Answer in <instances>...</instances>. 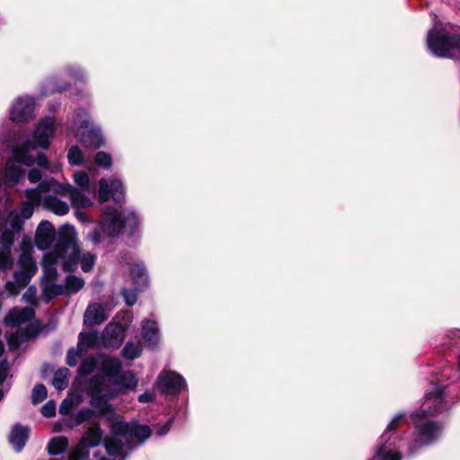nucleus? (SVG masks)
I'll use <instances>...</instances> for the list:
<instances>
[{
	"label": "nucleus",
	"mask_w": 460,
	"mask_h": 460,
	"mask_svg": "<svg viewBox=\"0 0 460 460\" xmlns=\"http://www.w3.org/2000/svg\"><path fill=\"white\" fill-rule=\"evenodd\" d=\"M43 299L46 303L49 302L53 297L62 295L65 291L63 285L55 284L54 281H42Z\"/></svg>",
	"instance_id": "nucleus-28"
},
{
	"label": "nucleus",
	"mask_w": 460,
	"mask_h": 460,
	"mask_svg": "<svg viewBox=\"0 0 460 460\" xmlns=\"http://www.w3.org/2000/svg\"><path fill=\"white\" fill-rule=\"evenodd\" d=\"M84 281L82 278L69 275L66 279V288L69 292L76 293L83 288Z\"/></svg>",
	"instance_id": "nucleus-38"
},
{
	"label": "nucleus",
	"mask_w": 460,
	"mask_h": 460,
	"mask_svg": "<svg viewBox=\"0 0 460 460\" xmlns=\"http://www.w3.org/2000/svg\"><path fill=\"white\" fill-rule=\"evenodd\" d=\"M19 270L13 274V279L25 288L31 279L36 274L38 267L32 256L28 252H22L18 261Z\"/></svg>",
	"instance_id": "nucleus-13"
},
{
	"label": "nucleus",
	"mask_w": 460,
	"mask_h": 460,
	"mask_svg": "<svg viewBox=\"0 0 460 460\" xmlns=\"http://www.w3.org/2000/svg\"><path fill=\"white\" fill-rule=\"evenodd\" d=\"M49 192H53V194L59 195L61 197L69 195L72 205L77 208H88L91 205L90 199L82 195L78 190H73L72 185L69 183H59L53 178L40 181L35 189L27 190L25 191V196L28 199L27 201L38 205L41 199L43 200V197Z\"/></svg>",
	"instance_id": "nucleus-5"
},
{
	"label": "nucleus",
	"mask_w": 460,
	"mask_h": 460,
	"mask_svg": "<svg viewBox=\"0 0 460 460\" xmlns=\"http://www.w3.org/2000/svg\"><path fill=\"white\" fill-rule=\"evenodd\" d=\"M57 266H60L62 268L61 260L58 258L55 254V246L53 250L47 253L43 257V278L42 281L52 282L57 279L58 270Z\"/></svg>",
	"instance_id": "nucleus-17"
},
{
	"label": "nucleus",
	"mask_w": 460,
	"mask_h": 460,
	"mask_svg": "<svg viewBox=\"0 0 460 460\" xmlns=\"http://www.w3.org/2000/svg\"><path fill=\"white\" fill-rule=\"evenodd\" d=\"M69 133H74L85 146L99 148L104 144L101 129L93 126L84 110H78L73 116Z\"/></svg>",
	"instance_id": "nucleus-7"
},
{
	"label": "nucleus",
	"mask_w": 460,
	"mask_h": 460,
	"mask_svg": "<svg viewBox=\"0 0 460 460\" xmlns=\"http://www.w3.org/2000/svg\"><path fill=\"white\" fill-rule=\"evenodd\" d=\"M28 337H29V335H28V333H27V332H22V333L21 334V339H22V341H23L24 339H26V338H28Z\"/></svg>",
	"instance_id": "nucleus-56"
},
{
	"label": "nucleus",
	"mask_w": 460,
	"mask_h": 460,
	"mask_svg": "<svg viewBox=\"0 0 460 460\" xmlns=\"http://www.w3.org/2000/svg\"><path fill=\"white\" fill-rule=\"evenodd\" d=\"M443 409L444 391L440 386L434 385L432 388L426 393L420 411L412 415V417L420 418L435 415Z\"/></svg>",
	"instance_id": "nucleus-10"
},
{
	"label": "nucleus",
	"mask_w": 460,
	"mask_h": 460,
	"mask_svg": "<svg viewBox=\"0 0 460 460\" xmlns=\"http://www.w3.org/2000/svg\"><path fill=\"white\" fill-rule=\"evenodd\" d=\"M402 413L396 414L387 425L385 432L380 436L375 454L371 460H402V455L396 448L395 439H391V432L404 419Z\"/></svg>",
	"instance_id": "nucleus-8"
},
{
	"label": "nucleus",
	"mask_w": 460,
	"mask_h": 460,
	"mask_svg": "<svg viewBox=\"0 0 460 460\" xmlns=\"http://www.w3.org/2000/svg\"><path fill=\"white\" fill-rule=\"evenodd\" d=\"M68 439L64 436H58L51 438L48 445V452L50 455H58L66 450Z\"/></svg>",
	"instance_id": "nucleus-29"
},
{
	"label": "nucleus",
	"mask_w": 460,
	"mask_h": 460,
	"mask_svg": "<svg viewBox=\"0 0 460 460\" xmlns=\"http://www.w3.org/2000/svg\"><path fill=\"white\" fill-rule=\"evenodd\" d=\"M4 394L0 391V401L2 400Z\"/></svg>",
	"instance_id": "nucleus-60"
},
{
	"label": "nucleus",
	"mask_w": 460,
	"mask_h": 460,
	"mask_svg": "<svg viewBox=\"0 0 460 460\" xmlns=\"http://www.w3.org/2000/svg\"><path fill=\"white\" fill-rule=\"evenodd\" d=\"M121 293L128 305L132 306L137 303V295L136 291L124 288Z\"/></svg>",
	"instance_id": "nucleus-48"
},
{
	"label": "nucleus",
	"mask_w": 460,
	"mask_h": 460,
	"mask_svg": "<svg viewBox=\"0 0 460 460\" xmlns=\"http://www.w3.org/2000/svg\"><path fill=\"white\" fill-rule=\"evenodd\" d=\"M47 397V389L43 385H37L31 393V401L34 404L41 402Z\"/></svg>",
	"instance_id": "nucleus-41"
},
{
	"label": "nucleus",
	"mask_w": 460,
	"mask_h": 460,
	"mask_svg": "<svg viewBox=\"0 0 460 460\" xmlns=\"http://www.w3.org/2000/svg\"><path fill=\"white\" fill-rule=\"evenodd\" d=\"M41 414L44 417L50 418L56 414V403L53 401H49L41 407Z\"/></svg>",
	"instance_id": "nucleus-47"
},
{
	"label": "nucleus",
	"mask_w": 460,
	"mask_h": 460,
	"mask_svg": "<svg viewBox=\"0 0 460 460\" xmlns=\"http://www.w3.org/2000/svg\"><path fill=\"white\" fill-rule=\"evenodd\" d=\"M22 288L14 279L7 281L4 285V289L11 295H17Z\"/></svg>",
	"instance_id": "nucleus-49"
},
{
	"label": "nucleus",
	"mask_w": 460,
	"mask_h": 460,
	"mask_svg": "<svg viewBox=\"0 0 460 460\" xmlns=\"http://www.w3.org/2000/svg\"><path fill=\"white\" fill-rule=\"evenodd\" d=\"M57 91L61 92L63 91V88H57Z\"/></svg>",
	"instance_id": "nucleus-62"
},
{
	"label": "nucleus",
	"mask_w": 460,
	"mask_h": 460,
	"mask_svg": "<svg viewBox=\"0 0 460 460\" xmlns=\"http://www.w3.org/2000/svg\"><path fill=\"white\" fill-rule=\"evenodd\" d=\"M122 368L120 359L112 357H103L102 360V369L104 376H96L95 377H116Z\"/></svg>",
	"instance_id": "nucleus-24"
},
{
	"label": "nucleus",
	"mask_w": 460,
	"mask_h": 460,
	"mask_svg": "<svg viewBox=\"0 0 460 460\" xmlns=\"http://www.w3.org/2000/svg\"><path fill=\"white\" fill-rule=\"evenodd\" d=\"M116 384L119 387V392L133 391L138 385V378L132 371H124L117 376Z\"/></svg>",
	"instance_id": "nucleus-25"
},
{
	"label": "nucleus",
	"mask_w": 460,
	"mask_h": 460,
	"mask_svg": "<svg viewBox=\"0 0 460 460\" xmlns=\"http://www.w3.org/2000/svg\"><path fill=\"white\" fill-rule=\"evenodd\" d=\"M67 159L72 165H81L84 163V155L77 146H72L68 150Z\"/></svg>",
	"instance_id": "nucleus-36"
},
{
	"label": "nucleus",
	"mask_w": 460,
	"mask_h": 460,
	"mask_svg": "<svg viewBox=\"0 0 460 460\" xmlns=\"http://www.w3.org/2000/svg\"><path fill=\"white\" fill-rule=\"evenodd\" d=\"M130 276L137 290H141L148 284V277L142 262H136L130 269Z\"/></svg>",
	"instance_id": "nucleus-26"
},
{
	"label": "nucleus",
	"mask_w": 460,
	"mask_h": 460,
	"mask_svg": "<svg viewBox=\"0 0 460 460\" xmlns=\"http://www.w3.org/2000/svg\"><path fill=\"white\" fill-rule=\"evenodd\" d=\"M70 460H75V457H74V455L70 456Z\"/></svg>",
	"instance_id": "nucleus-61"
},
{
	"label": "nucleus",
	"mask_w": 460,
	"mask_h": 460,
	"mask_svg": "<svg viewBox=\"0 0 460 460\" xmlns=\"http://www.w3.org/2000/svg\"><path fill=\"white\" fill-rule=\"evenodd\" d=\"M60 166L58 164L54 165V167L51 169L52 172H56L59 170Z\"/></svg>",
	"instance_id": "nucleus-55"
},
{
	"label": "nucleus",
	"mask_w": 460,
	"mask_h": 460,
	"mask_svg": "<svg viewBox=\"0 0 460 460\" xmlns=\"http://www.w3.org/2000/svg\"><path fill=\"white\" fill-rule=\"evenodd\" d=\"M3 352H4V344L2 341H0V356L2 355Z\"/></svg>",
	"instance_id": "nucleus-57"
},
{
	"label": "nucleus",
	"mask_w": 460,
	"mask_h": 460,
	"mask_svg": "<svg viewBox=\"0 0 460 460\" xmlns=\"http://www.w3.org/2000/svg\"><path fill=\"white\" fill-rule=\"evenodd\" d=\"M119 392H114L107 389L104 385V378L93 377L87 387V394L91 397L90 404L94 409L95 413L101 416H108L111 425L113 421L119 420L114 412L108 399L115 397Z\"/></svg>",
	"instance_id": "nucleus-6"
},
{
	"label": "nucleus",
	"mask_w": 460,
	"mask_h": 460,
	"mask_svg": "<svg viewBox=\"0 0 460 460\" xmlns=\"http://www.w3.org/2000/svg\"><path fill=\"white\" fill-rule=\"evenodd\" d=\"M142 338L146 343V345L154 349L159 343L160 336H159V329L157 323L153 320H146L144 322L142 325Z\"/></svg>",
	"instance_id": "nucleus-20"
},
{
	"label": "nucleus",
	"mask_w": 460,
	"mask_h": 460,
	"mask_svg": "<svg viewBox=\"0 0 460 460\" xmlns=\"http://www.w3.org/2000/svg\"><path fill=\"white\" fill-rule=\"evenodd\" d=\"M102 438V431L99 426L90 428L84 436V442L90 446H97Z\"/></svg>",
	"instance_id": "nucleus-32"
},
{
	"label": "nucleus",
	"mask_w": 460,
	"mask_h": 460,
	"mask_svg": "<svg viewBox=\"0 0 460 460\" xmlns=\"http://www.w3.org/2000/svg\"><path fill=\"white\" fill-rule=\"evenodd\" d=\"M6 376V373L4 369H0V381H4Z\"/></svg>",
	"instance_id": "nucleus-54"
},
{
	"label": "nucleus",
	"mask_w": 460,
	"mask_h": 460,
	"mask_svg": "<svg viewBox=\"0 0 460 460\" xmlns=\"http://www.w3.org/2000/svg\"><path fill=\"white\" fill-rule=\"evenodd\" d=\"M34 116V100L31 97L18 98L13 103L10 119L15 122H26Z\"/></svg>",
	"instance_id": "nucleus-14"
},
{
	"label": "nucleus",
	"mask_w": 460,
	"mask_h": 460,
	"mask_svg": "<svg viewBox=\"0 0 460 460\" xmlns=\"http://www.w3.org/2000/svg\"><path fill=\"white\" fill-rule=\"evenodd\" d=\"M142 353V346L139 341H128L122 349V356L126 359H135Z\"/></svg>",
	"instance_id": "nucleus-31"
},
{
	"label": "nucleus",
	"mask_w": 460,
	"mask_h": 460,
	"mask_svg": "<svg viewBox=\"0 0 460 460\" xmlns=\"http://www.w3.org/2000/svg\"><path fill=\"white\" fill-rule=\"evenodd\" d=\"M67 72L71 76L75 77V78H83L84 75L83 69L79 66H68Z\"/></svg>",
	"instance_id": "nucleus-51"
},
{
	"label": "nucleus",
	"mask_w": 460,
	"mask_h": 460,
	"mask_svg": "<svg viewBox=\"0 0 460 460\" xmlns=\"http://www.w3.org/2000/svg\"><path fill=\"white\" fill-rule=\"evenodd\" d=\"M108 319V314L101 304H91L84 314V323L87 325H98Z\"/></svg>",
	"instance_id": "nucleus-19"
},
{
	"label": "nucleus",
	"mask_w": 460,
	"mask_h": 460,
	"mask_svg": "<svg viewBox=\"0 0 460 460\" xmlns=\"http://www.w3.org/2000/svg\"><path fill=\"white\" fill-rule=\"evenodd\" d=\"M98 200L100 203L112 199L117 203L125 200V189L121 181L118 179H101L99 181Z\"/></svg>",
	"instance_id": "nucleus-11"
},
{
	"label": "nucleus",
	"mask_w": 460,
	"mask_h": 460,
	"mask_svg": "<svg viewBox=\"0 0 460 460\" xmlns=\"http://www.w3.org/2000/svg\"><path fill=\"white\" fill-rule=\"evenodd\" d=\"M94 414L95 411L89 408L82 409L73 416L74 424L80 425L84 421L90 420Z\"/></svg>",
	"instance_id": "nucleus-39"
},
{
	"label": "nucleus",
	"mask_w": 460,
	"mask_h": 460,
	"mask_svg": "<svg viewBox=\"0 0 460 460\" xmlns=\"http://www.w3.org/2000/svg\"><path fill=\"white\" fill-rule=\"evenodd\" d=\"M151 429L146 425H138L134 422L122 420L113 421L111 424V437L104 441L107 453L111 456L124 455L127 448L131 449V442L134 438L140 443L148 438Z\"/></svg>",
	"instance_id": "nucleus-3"
},
{
	"label": "nucleus",
	"mask_w": 460,
	"mask_h": 460,
	"mask_svg": "<svg viewBox=\"0 0 460 460\" xmlns=\"http://www.w3.org/2000/svg\"><path fill=\"white\" fill-rule=\"evenodd\" d=\"M82 401V397L79 394H71L66 397L59 406V412L63 415L68 414L71 410L77 406Z\"/></svg>",
	"instance_id": "nucleus-34"
},
{
	"label": "nucleus",
	"mask_w": 460,
	"mask_h": 460,
	"mask_svg": "<svg viewBox=\"0 0 460 460\" xmlns=\"http://www.w3.org/2000/svg\"><path fill=\"white\" fill-rule=\"evenodd\" d=\"M81 216H82V213H79V212H78V213H77V217L80 218V217H81Z\"/></svg>",
	"instance_id": "nucleus-63"
},
{
	"label": "nucleus",
	"mask_w": 460,
	"mask_h": 460,
	"mask_svg": "<svg viewBox=\"0 0 460 460\" xmlns=\"http://www.w3.org/2000/svg\"><path fill=\"white\" fill-rule=\"evenodd\" d=\"M17 232H14L11 229L5 228L0 237V244L2 245V249H10L13 243L14 234Z\"/></svg>",
	"instance_id": "nucleus-40"
},
{
	"label": "nucleus",
	"mask_w": 460,
	"mask_h": 460,
	"mask_svg": "<svg viewBox=\"0 0 460 460\" xmlns=\"http://www.w3.org/2000/svg\"><path fill=\"white\" fill-rule=\"evenodd\" d=\"M24 220L21 218L19 213L15 210L11 211L4 222L5 228L8 226L11 230L19 233L22 227Z\"/></svg>",
	"instance_id": "nucleus-35"
},
{
	"label": "nucleus",
	"mask_w": 460,
	"mask_h": 460,
	"mask_svg": "<svg viewBox=\"0 0 460 460\" xmlns=\"http://www.w3.org/2000/svg\"><path fill=\"white\" fill-rule=\"evenodd\" d=\"M55 254L61 260L62 270L66 272L75 271L79 263L84 272H90L96 262V255L93 252H81L77 234L72 226H64L59 229Z\"/></svg>",
	"instance_id": "nucleus-2"
},
{
	"label": "nucleus",
	"mask_w": 460,
	"mask_h": 460,
	"mask_svg": "<svg viewBox=\"0 0 460 460\" xmlns=\"http://www.w3.org/2000/svg\"><path fill=\"white\" fill-rule=\"evenodd\" d=\"M74 181L76 188L72 186V189L78 190L82 195L89 198L92 205V199L95 196V190L93 188L90 187V179L88 174L84 172H76L74 173Z\"/></svg>",
	"instance_id": "nucleus-21"
},
{
	"label": "nucleus",
	"mask_w": 460,
	"mask_h": 460,
	"mask_svg": "<svg viewBox=\"0 0 460 460\" xmlns=\"http://www.w3.org/2000/svg\"><path fill=\"white\" fill-rule=\"evenodd\" d=\"M69 380V370L66 367L58 369L52 380V385L57 390H64Z\"/></svg>",
	"instance_id": "nucleus-30"
},
{
	"label": "nucleus",
	"mask_w": 460,
	"mask_h": 460,
	"mask_svg": "<svg viewBox=\"0 0 460 460\" xmlns=\"http://www.w3.org/2000/svg\"><path fill=\"white\" fill-rule=\"evenodd\" d=\"M37 288L35 286H30L22 295V299L25 303L35 305L36 304Z\"/></svg>",
	"instance_id": "nucleus-45"
},
{
	"label": "nucleus",
	"mask_w": 460,
	"mask_h": 460,
	"mask_svg": "<svg viewBox=\"0 0 460 460\" xmlns=\"http://www.w3.org/2000/svg\"><path fill=\"white\" fill-rule=\"evenodd\" d=\"M456 26L436 22L427 35L429 50L438 58H460V34Z\"/></svg>",
	"instance_id": "nucleus-4"
},
{
	"label": "nucleus",
	"mask_w": 460,
	"mask_h": 460,
	"mask_svg": "<svg viewBox=\"0 0 460 460\" xmlns=\"http://www.w3.org/2000/svg\"><path fill=\"white\" fill-rule=\"evenodd\" d=\"M102 210L99 226L87 234V239L93 244L102 243L106 236H118L123 229L128 234H135L139 231L142 220L134 210L125 209L119 212L110 206L103 207Z\"/></svg>",
	"instance_id": "nucleus-1"
},
{
	"label": "nucleus",
	"mask_w": 460,
	"mask_h": 460,
	"mask_svg": "<svg viewBox=\"0 0 460 460\" xmlns=\"http://www.w3.org/2000/svg\"><path fill=\"white\" fill-rule=\"evenodd\" d=\"M84 354H81V352L79 351V349H70L68 351H67V354H66V363L67 365H69L70 367H75L76 366L77 362H78V358L80 357H82Z\"/></svg>",
	"instance_id": "nucleus-46"
},
{
	"label": "nucleus",
	"mask_w": 460,
	"mask_h": 460,
	"mask_svg": "<svg viewBox=\"0 0 460 460\" xmlns=\"http://www.w3.org/2000/svg\"><path fill=\"white\" fill-rule=\"evenodd\" d=\"M442 426L435 421L425 420L421 423L416 421V431L413 441L409 446L408 454H416L423 446L435 442L441 435Z\"/></svg>",
	"instance_id": "nucleus-9"
},
{
	"label": "nucleus",
	"mask_w": 460,
	"mask_h": 460,
	"mask_svg": "<svg viewBox=\"0 0 460 460\" xmlns=\"http://www.w3.org/2000/svg\"><path fill=\"white\" fill-rule=\"evenodd\" d=\"M34 206L35 204H32L29 201H24L21 205V214L23 220L29 219L32 217L34 212Z\"/></svg>",
	"instance_id": "nucleus-44"
},
{
	"label": "nucleus",
	"mask_w": 460,
	"mask_h": 460,
	"mask_svg": "<svg viewBox=\"0 0 460 460\" xmlns=\"http://www.w3.org/2000/svg\"><path fill=\"white\" fill-rule=\"evenodd\" d=\"M158 390L166 394L175 395L186 386L184 378L173 371H162L155 382Z\"/></svg>",
	"instance_id": "nucleus-12"
},
{
	"label": "nucleus",
	"mask_w": 460,
	"mask_h": 460,
	"mask_svg": "<svg viewBox=\"0 0 460 460\" xmlns=\"http://www.w3.org/2000/svg\"><path fill=\"white\" fill-rule=\"evenodd\" d=\"M95 365L96 363L93 358L84 359L79 367L80 374L84 376L91 374L93 371Z\"/></svg>",
	"instance_id": "nucleus-43"
},
{
	"label": "nucleus",
	"mask_w": 460,
	"mask_h": 460,
	"mask_svg": "<svg viewBox=\"0 0 460 460\" xmlns=\"http://www.w3.org/2000/svg\"><path fill=\"white\" fill-rule=\"evenodd\" d=\"M52 193L53 192H49L43 197V207L58 216L67 214L69 211V205L66 202L60 200Z\"/></svg>",
	"instance_id": "nucleus-22"
},
{
	"label": "nucleus",
	"mask_w": 460,
	"mask_h": 460,
	"mask_svg": "<svg viewBox=\"0 0 460 460\" xmlns=\"http://www.w3.org/2000/svg\"><path fill=\"white\" fill-rule=\"evenodd\" d=\"M56 238V230L54 226L47 220L41 221L35 234L34 243L38 249L41 251L48 250Z\"/></svg>",
	"instance_id": "nucleus-15"
},
{
	"label": "nucleus",
	"mask_w": 460,
	"mask_h": 460,
	"mask_svg": "<svg viewBox=\"0 0 460 460\" xmlns=\"http://www.w3.org/2000/svg\"><path fill=\"white\" fill-rule=\"evenodd\" d=\"M13 266L10 249H0V270H9Z\"/></svg>",
	"instance_id": "nucleus-37"
},
{
	"label": "nucleus",
	"mask_w": 460,
	"mask_h": 460,
	"mask_svg": "<svg viewBox=\"0 0 460 460\" xmlns=\"http://www.w3.org/2000/svg\"><path fill=\"white\" fill-rule=\"evenodd\" d=\"M171 429V421H167L165 424H164L163 426L159 427L156 433L158 436H164L165 434H167V432L170 430Z\"/></svg>",
	"instance_id": "nucleus-53"
},
{
	"label": "nucleus",
	"mask_w": 460,
	"mask_h": 460,
	"mask_svg": "<svg viewBox=\"0 0 460 460\" xmlns=\"http://www.w3.org/2000/svg\"><path fill=\"white\" fill-rule=\"evenodd\" d=\"M94 161L99 166H102L104 168H110L111 165V155L102 151H100L95 155Z\"/></svg>",
	"instance_id": "nucleus-42"
},
{
	"label": "nucleus",
	"mask_w": 460,
	"mask_h": 460,
	"mask_svg": "<svg viewBox=\"0 0 460 460\" xmlns=\"http://www.w3.org/2000/svg\"><path fill=\"white\" fill-rule=\"evenodd\" d=\"M99 335L97 332H81L78 336L77 348L81 354H85L89 349L97 345Z\"/></svg>",
	"instance_id": "nucleus-27"
},
{
	"label": "nucleus",
	"mask_w": 460,
	"mask_h": 460,
	"mask_svg": "<svg viewBox=\"0 0 460 460\" xmlns=\"http://www.w3.org/2000/svg\"><path fill=\"white\" fill-rule=\"evenodd\" d=\"M82 401V397L79 394H71L66 397L59 406V412L63 415L68 414L71 410L77 406Z\"/></svg>",
	"instance_id": "nucleus-33"
},
{
	"label": "nucleus",
	"mask_w": 460,
	"mask_h": 460,
	"mask_svg": "<svg viewBox=\"0 0 460 460\" xmlns=\"http://www.w3.org/2000/svg\"><path fill=\"white\" fill-rule=\"evenodd\" d=\"M124 338V329L119 324L109 323L102 332V342L105 347L118 348Z\"/></svg>",
	"instance_id": "nucleus-18"
},
{
	"label": "nucleus",
	"mask_w": 460,
	"mask_h": 460,
	"mask_svg": "<svg viewBox=\"0 0 460 460\" xmlns=\"http://www.w3.org/2000/svg\"><path fill=\"white\" fill-rule=\"evenodd\" d=\"M155 394L154 392L147 390L138 396V402L141 403L151 402L155 400Z\"/></svg>",
	"instance_id": "nucleus-50"
},
{
	"label": "nucleus",
	"mask_w": 460,
	"mask_h": 460,
	"mask_svg": "<svg viewBox=\"0 0 460 460\" xmlns=\"http://www.w3.org/2000/svg\"><path fill=\"white\" fill-rule=\"evenodd\" d=\"M95 456L96 460H109V459H106L105 457L97 458L96 456Z\"/></svg>",
	"instance_id": "nucleus-59"
},
{
	"label": "nucleus",
	"mask_w": 460,
	"mask_h": 460,
	"mask_svg": "<svg viewBox=\"0 0 460 460\" xmlns=\"http://www.w3.org/2000/svg\"><path fill=\"white\" fill-rule=\"evenodd\" d=\"M28 179L31 183H36L41 179V173L37 169H31L28 172Z\"/></svg>",
	"instance_id": "nucleus-52"
},
{
	"label": "nucleus",
	"mask_w": 460,
	"mask_h": 460,
	"mask_svg": "<svg viewBox=\"0 0 460 460\" xmlns=\"http://www.w3.org/2000/svg\"><path fill=\"white\" fill-rule=\"evenodd\" d=\"M29 437V429L25 426L15 425L10 434L9 442L17 452H20Z\"/></svg>",
	"instance_id": "nucleus-23"
},
{
	"label": "nucleus",
	"mask_w": 460,
	"mask_h": 460,
	"mask_svg": "<svg viewBox=\"0 0 460 460\" xmlns=\"http://www.w3.org/2000/svg\"><path fill=\"white\" fill-rule=\"evenodd\" d=\"M34 310L31 307L13 308L4 318V323L11 327H19L34 317Z\"/></svg>",
	"instance_id": "nucleus-16"
},
{
	"label": "nucleus",
	"mask_w": 460,
	"mask_h": 460,
	"mask_svg": "<svg viewBox=\"0 0 460 460\" xmlns=\"http://www.w3.org/2000/svg\"><path fill=\"white\" fill-rule=\"evenodd\" d=\"M9 343H10V345H11V346H13V347H16V346H17V345L13 344V341L12 340H10V341H9Z\"/></svg>",
	"instance_id": "nucleus-58"
}]
</instances>
